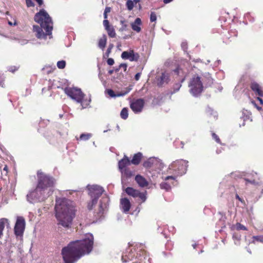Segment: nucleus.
<instances>
[{
    "label": "nucleus",
    "instance_id": "47",
    "mask_svg": "<svg viewBox=\"0 0 263 263\" xmlns=\"http://www.w3.org/2000/svg\"><path fill=\"white\" fill-rule=\"evenodd\" d=\"M140 76H141V73L138 72V73H136L135 76V79L136 81H138L140 78Z\"/></svg>",
    "mask_w": 263,
    "mask_h": 263
},
{
    "label": "nucleus",
    "instance_id": "24",
    "mask_svg": "<svg viewBox=\"0 0 263 263\" xmlns=\"http://www.w3.org/2000/svg\"><path fill=\"white\" fill-rule=\"evenodd\" d=\"M6 224H8V220L7 219L2 218L0 219V238H1L3 235V232Z\"/></svg>",
    "mask_w": 263,
    "mask_h": 263
},
{
    "label": "nucleus",
    "instance_id": "31",
    "mask_svg": "<svg viewBox=\"0 0 263 263\" xmlns=\"http://www.w3.org/2000/svg\"><path fill=\"white\" fill-rule=\"evenodd\" d=\"M178 81H179V82L178 83H176L174 85V87H173L174 90L173 92H171L172 94L178 91L180 89V87H181V86H182L181 84L182 82H181V80L179 79H178Z\"/></svg>",
    "mask_w": 263,
    "mask_h": 263
},
{
    "label": "nucleus",
    "instance_id": "2",
    "mask_svg": "<svg viewBox=\"0 0 263 263\" xmlns=\"http://www.w3.org/2000/svg\"><path fill=\"white\" fill-rule=\"evenodd\" d=\"M93 245V236L87 233L82 240L71 242L62 249V254L65 263H74L82 256L89 254Z\"/></svg>",
    "mask_w": 263,
    "mask_h": 263
},
{
    "label": "nucleus",
    "instance_id": "50",
    "mask_svg": "<svg viewBox=\"0 0 263 263\" xmlns=\"http://www.w3.org/2000/svg\"><path fill=\"white\" fill-rule=\"evenodd\" d=\"M257 100L259 101L261 104H263V100L260 97L257 98Z\"/></svg>",
    "mask_w": 263,
    "mask_h": 263
},
{
    "label": "nucleus",
    "instance_id": "11",
    "mask_svg": "<svg viewBox=\"0 0 263 263\" xmlns=\"http://www.w3.org/2000/svg\"><path fill=\"white\" fill-rule=\"evenodd\" d=\"M145 104L143 99L134 100L130 104V107L135 114H139L142 111Z\"/></svg>",
    "mask_w": 263,
    "mask_h": 263
},
{
    "label": "nucleus",
    "instance_id": "33",
    "mask_svg": "<svg viewBox=\"0 0 263 263\" xmlns=\"http://www.w3.org/2000/svg\"><path fill=\"white\" fill-rule=\"evenodd\" d=\"M92 135L91 134H82L80 135V139L83 141L88 140L91 137Z\"/></svg>",
    "mask_w": 263,
    "mask_h": 263
},
{
    "label": "nucleus",
    "instance_id": "39",
    "mask_svg": "<svg viewBox=\"0 0 263 263\" xmlns=\"http://www.w3.org/2000/svg\"><path fill=\"white\" fill-rule=\"evenodd\" d=\"M25 1H26V5L28 7H33L34 6V4L33 3V2L32 1V0H25Z\"/></svg>",
    "mask_w": 263,
    "mask_h": 263
},
{
    "label": "nucleus",
    "instance_id": "54",
    "mask_svg": "<svg viewBox=\"0 0 263 263\" xmlns=\"http://www.w3.org/2000/svg\"><path fill=\"white\" fill-rule=\"evenodd\" d=\"M103 15H104V18H105V20H107V13H104Z\"/></svg>",
    "mask_w": 263,
    "mask_h": 263
},
{
    "label": "nucleus",
    "instance_id": "14",
    "mask_svg": "<svg viewBox=\"0 0 263 263\" xmlns=\"http://www.w3.org/2000/svg\"><path fill=\"white\" fill-rule=\"evenodd\" d=\"M132 89V87L129 86L122 90L120 93H115L113 90L108 89L107 90V94L111 98H115L117 97L124 96L127 94Z\"/></svg>",
    "mask_w": 263,
    "mask_h": 263
},
{
    "label": "nucleus",
    "instance_id": "60",
    "mask_svg": "<svg viewBox=\"0 0 263 263\" xmlns=\"http://www.w3.org/2000/svg\"><path fill=\"white\" fill-rule=\"evenodd\" d=\"M192 246L194 248V249H195L196 247V243L193 244Z\"/></svg>",
    "mask_w": 263,
    "mask_h": 263
},
{
    "label": "nucleus",
    "instance_id": "18",
    "mask_svg": "<svg viewBox=\"0 0 263 263\" xmlns=\"http://www.w3.org/2000/svg\"><path fill=\"white\" fill-rule=\"evenodd\" d=\"M174 73L179 77L178 79L181 80V82H183L184 81L187 73L184 71L183 69L178 67L174 70Z\"/></svg>",
    "mask_w": 263,
    "mask_h": 263
},
{
    "label": "nucleus",
    "instance_id": "56",
    "mask_svg": "<svg viewBox=\"0 0 263 263\" xmlns=\"http://www.w3.org/2000/svg\"><path fill=\"white\" fill-rule=\"evenodd\" d=\"M233 238H236V239H239V237H237L235 235H233Z\"/></svg>",
    "mask_w": 263,
    "mask_h": 263
},
{
    "label": "nucleus",
    "instance_id": "28",
    "mask_svg": "<svg viewBox=\"0 0 263 263\" xmlns=\"http://www.w3.org/2000/svg\"><path fill=\"white\" fill-rule=\"evenodd\" d=\"M121 118L124 120L126 119L128 116V109L126 107L123 108L120 112Z\"/></svg>",
    "mask_w": 263,
    "mask_h": 263
},
{
    "label": "nucleus",
    "instance_id": "30",
    "mask_svg": "<svg viewBox=\"0 0 263 263\" xmlns=\"http://www.w3.org/2000/svg\"><path fill=\"white\" fill-rule=\"evenodd\" d=\"M137 197H139L142 200V202H145L147 199L146 192L141 193L139 191L137 195Z\"/></svg>",
    "mask_w": 263,
    "mask_h": 263
},
{
    "label": "nucleus",
    "instance_id": "7",
    "mask_svg": "<svg viewBox=\"0 0 263 263\" xmlns=\"http://www.w3.org/2000/svg\"><path fill=\"white\" fill-rule=\"evenodd\" d=\"M188 161L181 159L173 162L168 168L167 173L173 175L168 176L164 178L165 181L168 180H175L176 176H182L186 173Z\"/></svg>",
    "mask_w": 263,
    "mask_h": 263
},
{
    "label": "nucleus",
    "instance_id": "51",
    "mask_svg": "<svg viewBox=\"0 0 263 263\" xmlns=\"http://www.w3.org/2000/svg\"><path fill=\"white\" fill-rule=\"evenodd\" d=\"M173 0H163V2L164 4H168L171 2Z\"/></svg>",
    "mask_w": 263,
    "mask_h": 263
},
{
    "label": "nucleus",
    "instance_id": "20",
    "mask_svg": "<svg viewBox=\"0 0 263 263\" xmlns=\"http://www.w3.org/2000/svg\"><path fill=\"white\" fill-rule=\"evenodd\" d=\"M141 25V20L140 18H136L134 22L131 24V27L133 30L137 32H140L141 29L140 25Z\"/></svg>",
    "mask_w": 263,
    "mask_h": 263
},
{
    "label": "nucleus",
    "instance_id": "42",
    "mask_svg": "<svg viewBox=\"0 0 263 263\" xmlns=\"http://www.w3.org/2000/svg\"><path fill=\"white\" fill-rule=\"evenodd\" d=\"M103 25L106 29L111 27L110 26H109V21L107 20H104V21H103Z\"/></svg>",
    "mask_w": 263,
    "mask_h": 263
},
{
    "label": "nucleus",
    "instance_id": "1",
    "mask_svg": "<svg viewBox=\"0 0 263 263\" xmlns=\"http://www.w3.org/2000/svg\"><path fill=\"white\" fill-rule=\"evenodd\" d=\"M37 182L34 189L30 190L26 195L28 202L30 203L43 202L53 193L55 180L41 170L37 172Z\"/></svg>",
    "mask_w": 263,
    "mask_h": 263
},
{
    "label": "nucleus",
    "instance_id": "38",
    "mask_svg": "<svg viewBox=\"0 0 263 263\" xmlns=\"http://www.w3.org/2000/svg\"><path fill=\"white\" fill-rule=\"evenodd\" d=\"M157 20L156 14L154 12H152L150 16V21L152 22H155Z\"/></svg>",
    "mask_w": 263,
    "mask_h": 263
},
{
    "label": "nucleus",
    "instance_id": "17",
    "mask_svg": "<svg viewBox=\"0 0 263 263\" xmlns=\"http://www.w3.org/2000/svg\"><path fill=\"white\" fill-rule=\"evenodd\" d=\"M130 162L128 157L125 156L118 162V167L120 171L127 168L126 166L130 164Z\"/></svg>",
    "mask_w": 263,
    "mask_h": 263
},
{
    "label": "nucleus",
    "instance_id": "58",
    "mask_svg": "<svg viewBox=\"0 0 263 263\" xmlns=\"http://www.w3.org/2000/svg\"><path fill=\"white\" fill-rule=\"evenodd\" d=\"M78 191L77 190H71V191H69V193H71L72 192H77Z\"/></svg>",
    "mask_w": 263,
    "mask_h": 263
},
{
    "label": "nucleus",
    "instance_id": "15",
    "mask_svg": "<svg viewBox=\"0 0 263 263\" xmlns=\"http://www.w3.org/2000/svg\"><path fill=\"white\" fill-rule=\"evenodd\" d=\"M120 205L122 211L125 213L129 211L131 207L130 202L127 198L121 199Z\"/></svg>",
    "mask_w": 263,
    "mask_h": 263
},
{
    "label": "nucleus",
    "instance_id": "43",
    "mask_svg": "<svg viewBox=\"0 0 263 263\" xmlns=\"http://www.w3.org/2000/svg\"><path fill=\"white\" fill-rule=\"evenodd\" d=\"M127 67V64H125V63L121 64L119 65V68H123V69H124V70L125 71L126 70Z\"/></svg>",
    "mask_w": 263,
    "mask_h": 263
},
{
    "label": "nucleus",
    "instance_id": "61",
    "mask_svg": "<svg viewBox=\"0 0 263 263\" xmlns=\"http://www.w3.org/2000/svg\"><path fill=\"white\" fill-rule=\"evenodd\" d=\"M257 109L259 110H261V107H259V106H257Z\"/></svg>",
    "mask_w": 263,
    "mask_h": 263
},
{
    "label": "nucleus",
    "instance_id": "44",
    "mask_svg": "<svg viewBox=\"0 0 263 263\" xmlns=\"http://www.w3.org/2000/svg\"><path fill=\"white\" fill-rule=\"evenodd\" d=\"M107 63L109 65H112L114 64V60L112 58L108 59Z\"/></svg>",
    "mask_w": 263,
    "mask_h": 263
},
{
    "label": "nucleus",
    "instance_id": "32",
    "mask_svg": "<svg viewBox=\"0 0 263 263\" xmlns=\"http://www.w3.org/2000/svg\"><path fill=\"white\" fill-rule=\"evenodd\" d=\"M160 188L164 189L166 191H168L171 189V185L166 182H163L160 184Z\"/></svg>",
    "mask_w": 263,
    "mask_h": 263
},
{
    "label": "nucleus",
    "instance_id": "37",
    "mask_svg": "<svg viewBox=\"0 0 263 263\" xmlns=\"http://www.w3.org/2000/svg\"><path fill=\"white\" fill-rule=\"evenodd\" d=\"M113 47H114V45L112 44H110L109 45L108 48L105 52V55L107 57L109 56Z\"/></svg>",
    "mask_w": 263,
    "mask_h": 263
},
{
    "label": "nucleus",
    "instance_id": "26",
    "mask_svg": "<svg viewBox=\"0 0 263 263\" xmlns=\"http://www.w3.org/2000/svg\"><path fill=\"white\" fill-rule=\"evenodd\" d=\"M155 161H156V159L155 158H149L146 161L144 162L143 166L146 168L151 167Z\"/></svg>",
    "mask_w": 263,
    "mask_h": 263
},
{
    "label": "nucleus",
    "instance_id": "45",
    "mask_svg": "<svg viewBox=\"0 0 263 263\" xmlns=\"http://www.w3.org/2000/svg\"><path fill=\"white\" fill-rule=\"evenodd\" d=\"M181 48L184 51H185L187 49V43L182 42L181 44Z\"/></svg>",
    "mask_w": 263,
    "mask_h": 263
},
{
    "label": "nucleus",
    "instance_id": "64",
    "mask_svg": "<svg viewBox=\"0 0 263 263\" xmlns=\"http://www.w3.org/2000/svg\"><path fill=\"white\" fill-rule=\"evenodd\" d=\"M120 69V68H119H119H116V69L115 70V71H116V72H117V71H118L119 70V69Z\"/></svg>",
    "mask_w": 263,
    "mask_h": 263
},
{
    "label": "nucleus",
    "instance_id": "36",
    "mask_svg": "<svg viewBox=\"0 0 263 263\" xmlns=\"http://www.w3.org/2000/svg\"><path fill=\"white\" fill-rule=\"evenodd\" d=\"M66 66V62L64 60L58 61L57 63V67L59 69H63Z\"/></svg>",
    "mask_w": 263,
    "mask_h": 263
},
{
    "label": "nucleus",
    "instance_id": "63",
    "mask_svg": "<svg viewBox=\"0 0 263 263\" xmlns=\"http://www.w3.org/2000/svg\"><path fill=\"white\" fill-rule=\"evenodd\" d=\"M250 183H251V184H255V180H252V182H250Z\"/></svg>",
    "mask_w": 263,
    "mask_h": 263
},
{
    "label": "nucleus",
    "instance_id": "5",
    "mask_svg": "<svg viewBox=\"0 0 263 263\" xmlns=\"http://www.w3.org/2000/svg\"><path fill=\"white\" fill-rule=\"evenodd\" d=\"M213 83V79L209 73H205L201 77L194 76L189 83V92L195 97H198L203 90L204 87Z\"/></svg>",
    "mask_w": 263,
    "mask_h": 263
},
{
    "label": "nucleus",
    "instance_id": "13",
    "mask_svg": "<svg viewBox=\"0 0 263 263\" xmlns=\"http://www.w3.org/2000/svg\"><path fill=\"white\" fill-rule=\"evenodd\" d=\"M121 58L132 62L137 61L139 59V55L138 53H135L133 50H130L129 51H123L121 54Z\"/></svg>",
    "mask_w": 263,
    "mask_h": 263
},
{
    "label": "nucleus",
    "instance_id": "48",
    "mask_svg": "<svg viewBox=\"0 0 263 263\" xmlns=\"http://www.w3.org/2000/svg\"><path fill=\"white\" fill-rule=\"evenodd\" d=\"M111 8L109 7H107L105 8L104 13H108L110 12Z\"/></svg>",
    "mask_w": 263,
    "mask_h": 263
},
{
    "label": "nucleus",
    "instance_id": "59",
    "mask_svg": "<svg viewBox=\"0 0 263 263\" xmlns=\"http://www.w3.org/2000/svg\"><path fill=\"white\" fill-rule=\"evenodd\" d=\"M8 24L10 26H12L13 25V24L10 21H8Z\"/></svg>",
    "mask_w": 263,
    "mask_h": 263
},
{
    "label": "nucleus",
    "instance_id": "53",
    "mask_svg": "<svg viewBox=\"0 0 263 263\" xmlns=\"http://www.w3.org/2000/svg\"><path fill=\"white\" fill-rule=\"evenodd\" d=\"M140 1V0H134V1H132V2H134V4H137L138 3H139Z\"/></svg>",
    "mask_w": 263,
    "mask_h": 263
},
{
    "label": "nucleus",
    "instance_id": "55",
    "mask_svg": "<svg viewBox=\"0 0 263 263\" xmlns=\"http://www.w3.org/2000/svg\"><path fill=\"white\" fill-rule=\"evenodd\" d=\"M245 180L247 182H249V183L252 182V180H250L248 179H245Z\"/></svg>",
    "mask_w": 263,
    "mask_h": 263
},
{
    "label": "nucleus",
    "instance_id": "8",
    "mask_svg": "<svg viewBox=\"0 0 263 263\" xmlns=\"http://www.w3.org/2000/svg\"><path fill=\"white\" fill-rule=\"evenodd\" d=\"M87 187L89 191L88 194L91 198V201L88 202L87 208L88 210H91L93 206L96 204L98 198L102 195L104 191L102 187L98 185H88Z\"/></svg>",
    "mask_w": 263,
    "mask_h": 263
},
{
    "label": "nucleus",
    "instance_id": "25",
    "mask_svg": "<svg viewBox=\"0 0 263 263\" xmlns=\"http://www.w3.org/2000/svg\"><path fill=\"white\" fill-rule=\"evenodd\" d=\"M134 254H133V252H129L128 253H125V254H123L122 256V260L123 262H126L128 261L129 260H133Z\"/></svg>",
    "mask_w": 263,
    "mask_h": 263
},
{
    "label": "nucleus",
    "instance_id": "21",
    "mask_svg": "<svg viewBox=\"0 0 263 263\" xmlns=\"http://www.w3.org/2000/svg\"><path fill=\"white\" fill-rule=\"evenodd\" d=\"M142 157V154L141 153L139 152L134 155L133 159L130 162L134 165H138L140 163Z\"/></svg>",
    "mask_w": 263,
    "mask_h": 263
},
{
    "label": "nucleus",
    "instance_id": "34",
    "mask_svg": "<svg viewBox=\"0 0 263 263\" xmlns=\"http://www.w3.org/2000/svg\"><path fill=\"white\" fill-rule=\"evenodd\" d=\"M252 238L253 243H255V241L263 243V235L254 236Z\"/></svg>",
    "mask_w": 263,
    "mask_h": 263
},
{
    "label": "nucleus",
    "instance_id": "46",
    "mask_svg": "<svg viewBox=\"0 0 263 263\" xmlns=\"http://www.w3.org/2000/svg\"><path fill=\"white\" fill-rule=\"evenodd\" d=\"M17 69V68H16L15 66H11L8 68V70L10 72H14Z\"/></svg>",
    "mask_w": 263,
    "mask_h": 263
},
{
    "label": "nucleus",
    "instance_id": "23",
    "mask_svg": "<svg viewBox=\"0 0 263 263\" xmlns=\"http://www.w3.org/2000/svg\"><path fill=\"white\" fill-rule=\"evenodd\" d=\"M107 42V37L106 35L104 34L101 38L100 39L98 43V47L102 50H104L106 46Z\"/></svg>",
    "mask_w": 263,
    "mask_h": 263
},
{
    "label": "nucleus",
    "instance_id": "19",
    "mask_svg": "<svg viewBox=\"0 0 263 263\" xmlns=\"http://www.w3.org/2000/svg\"><path fill=\"white\" fill-rule=\"evenodd\" d=\"M251 88L256 95L260 97H262L263 96V92L258 83L256 82H252L251 84Z\"/></svg>",
    "mask_w": 263,
    "mask_h": 263
},
{
    "label": "nucleus",
    "instance_id": "10",
    "mask_svg": "<svg viewBox=\"0 0 263 263\" xmlns=\"http://www.w3.org/2000/svg\"><path fill=\"white\" fill-rule=\"evenodd\" d=\"M109 199L108 197L105 196L102 198L100 201L98 215L99 217H102L105 214L108 208Z\"/></svg>",
    "mask_w": 263,
    "mask_h": 263
},
{
    "label": "nucleus",
    "instance_id": "41",
    "mask_svg": "<svg viewBox=\"0 0 263 263\" xmlns=\"http://www.w3.org/2000/svg\"><path fill=\"white\" fill-rule=\"evenodd\" d=\"M237 230H246L247 228L241 224L240 223H237Z\"/></svg>",
    "mask_w": 263,
    "mask_h": 263
},
{
    "label": "nucleus",
    "instance_id": "6",
    "mask_svg": "<svg viewBox=\"0 0 263 263\" xmlns=\"http://www.w3.org/2000/svg\"><path fill=\"white\" fill-rule=\"evenodd\" d=\"M66 95L77 103H80L82 109L88 107L91 102V98H85V95L82 90L76 87H66L64 89Z\"/></svg>",
    "mask_w": 263,
    "mask_h": 263
},
{
    "label": "nucleus",
    "instance_id": "57",
    "mask_svg": "<svg viewBox=\"0 0 263 263\" xmlns=\"http://www.w3.org/2000/svg\"><path fill=\"white\" fill-rule=\"evenodd\" d=\"M20 242V243H19V247H20V246L21 245L22 243V241H23V240H18Z\"/></svg>",
    "mask_w": 263,
    "mask_h": 263
},
{
    "label": "nucleus",
    "instance_id": "3",
    "mask_svg": "<svg viewBox=\"0 0 263 263\" xmlns=\"http://www.w3.org/2000/svg\"><path fill=\"white\" fill-rule=\"evenodd\" d=\"M54 209L58 224L65 228H70L76 216L73 202L65 198H57Z\"/></svg>",
    "mask_w": 263,
    "mask_h": 263
},
{
    "label": "nucleus",
    "instance_id": "52",
    "mask_svg": "<svg viewBox=\"0 0 263 263\" xmlns=\"http://www.w3.org/2000/svg\"><path fill=\"white\" fill-rule=\"evenodd\" d=\"M114 71H115V70H114V69L109 70L108 71V73H109V74H112V73H113V72H114Z\"/></svg>",
    "mask_w": 263,
    "mask_h": 263
},
{
    "label": "nucleus",
    "instance_id": "4",
    "mask_svg": "<svg viewBox=\"0 0 263 263\" xmlns=\"http://www.w3.org/2000/svg\"><path fill=\"white\" fill-rule=\"evenodd\" d=\"M35 22L40 24L33 26V31L35 36L45 41L52 38L53 22L51 17L44 9H41L34 17Z\"/></svg>",
    "mask_w": 263,
    "mask_h": 263
},
{
    "label": "nucleus",
    "instance_id": "9",
    "mask_svg": "<svg viewBox=\"0 0 263 263\" xmlns=\"http://www.w3.org/2000/svg\"><path fill=\"white\" fill-rule=\"evenodd\" d=\"M25 227V221L23 217H18L14 227V233L22 239Z\"/></svg>",
    "mask_w": 263,
    "mask_h": 263
},
{
    "label": "nucleus",
    "instance_id": "12",
    "mask_svg": "<svg viewBox=\"0 0 263 263\" xmlns=\"http://www.w3.org/2000/svg\"><path fill=\"white\" fill-rule=\"evenodd\" d=\"M170 81V76L168 73L162 72L160 75L156 77V82L159 87H162L167 84Z\"/></svg>",
    "mask_w": 263,
    "mask_h": 263
},
{
    "label": "nucleus",
    "instance_id": "29",
    "mask_svg": "<svg viewBox=\"0 0 263 263\" xmlns=\"http://www.w3.org/2000/svg\"><path fill=\"white\" fill-rule=\"evenodd\" d=\"M106 30L107 31L108 35L111 37H115L116 36V33L115 32V30L112 26H111Z\"/></svg>",
    "mask_w": 263,
    "mask_h": 263
},
{
    "label": "nucleus",
    "instance_id": "49",
    "mask_svg": "<svg viewBox=\"0 0 263 263\" xmlns=\"http://www.w3.org/2000/svg\"><path fill=\"white\" fill-rule=\"evenodd\" d=\"M34 1L37 3V4H39V5L40 6H42L43 4V0H34Z\"/></svg>",
    "mask_w": 263,
    "mask_h": 263
},
{
    "label": "nucleus",
    "instance_id": "27",
    "mask_svg": "<svg viewBox=\"0 0 263 263\" xmlns=\"http://www.w3.org/2000/svg\"><path fill=\"white\" fill-rule=\"evenodd\" d=\"M122 176L126 177H130L133 176V172L128 168H124L120 171Z\"/></svg>",
    "mask_w": 263,
    "mask_h": 263
},
{
    "label": "nucleus",
    "instance_id": "40",
    "mask_svg": "<svg viewBox=\"0 0 263 263\" xmlns=\"http://www.w3.org/2000/svg\"><path fill=\"white\" fill-rule=\"evenodd\" d=\"M212 137L217 143H220V139L219 138L218 136L216 134L213 133Z\"/></svg>",
    "mask_w": 263,
    "mask_h": 263
},
{
    "label": "nucleus",
    "instance_id": "16",
    "mask_svg": "<svg viewBox=\"0 0 263 263\" xmlns=\"http://www.w3.org/2000/svg\"><path fill=\"white\" fill-rule=\"evenodd\" d=\"M135 180L140 187H144L148 185V183L146 179L140 175H137L135 177Z\"/></svg>",
    "mask_w": 263,
    "mask_h": 263
},
{
    "label": "nucleus",
    "instance_id": "22",
    "mask_svg": "<svg viewBox=\"0 0 263 263\" xmlns=\"http://www.w3.org/2000/svg\"><path fill=\"white\" fill-rule=\"evenodd\" d=\"M125 191L128 195L136 198L139 191L131 187H128L125 189Z\"/></svg>",
    "mask_w": 263,
    "mask_h": 263
},
{
    "label": "nucleus",
    "instance_id": "62",
    "mask_svg": "<svg viewBox=\"0 0 263 263\" xmlns=\"http://www.w3.org/2000/svg\"><path fill=\"white\" fill-rule=\"evenodd\" d=\"M221 150H218V149H217V150L216 151V153H217V154H219L220 153H221Z\"/></svg>",
    "mask_w": 263,
    "mask_h": 263
},
{
    "label": "nucleus",
    "instance_id": "35",
    "mask_svg": "<svg viewBox=\"0 0 263 263\" xmlns=\"http://www.w3.org/2000/svg\"><path fill=\"white\" fill-rule=\"evenodd\" d=\"M126 5L127 8V9L129 11L132 10L134 7V2H132V1L131 0H127V1L126 2Z\"/></svg>",
    "mask_w": 263,
    "mask_h": 263
}]
</instances>
